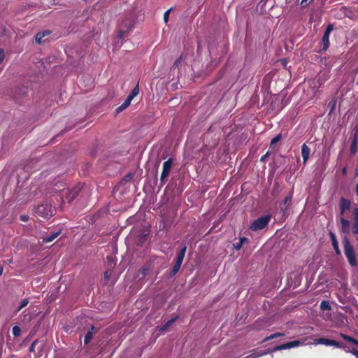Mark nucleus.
Masks as SVG:
<instances>
[{"instance_id": "nucleus-36", "label": "nucleus", "mask_w": 358, "mask_h": 358, "mask_svg": "<svg viewBox=\"0 0 358 358\" xmlns=\"http://www.w3.org/2000/svg\"><path fill=\"white\" fill-rule=\"evenodd\" d=\"M107 259L108 261L110 263V266H115V262L114 261L113 258L110 256H107Z\"/></svg>"}, {"instance_id": "nucleus-1", "label": "nucleus", "mask_w": 358, "mask_h": 358, "mask_svg": "<svg viewBox=\"0 0 358 358\" xmlns=\"http://www.w3.org/2000/svg\"><path fill=\"white\" fill-rule=\"evenodd\" d=\"M186 250L187 246L184 245L178 252L173 268L170 271L169 276L173 277L179 272L186 253Z\"/></svg>"}, {"instance_id": "nucleus-15", "label": "nucleus", "mask_w": 358, "mask_h": 358, "mask_svg": "<svg viewBox=\"0 0 358 358\" xmlns=\"http://www.w3.org/2000/svg\"><path fill=\"white\" fill-rule=\"evenodd\" d=\"M329 236H330V238H331V243H332L333 248H334L336 253L337 255H340L341 254V251L339 250L338 243L337 241L336 235L333 232H330L329 233Z\"/></svg>"}, {"instance_id": "nucleus-47", "label": "nucleus", "mask_w": 358, "mask_h": 358, "mask_svg": "<svg viewBox=\"0 0 358 358\" xmlns=\"http://www.w3.org/2000/svg\"><path fill=\"white\" fill-rule=\"evenodd\" d=\"M147 271H148V269H147V268H142V273H143V275H145V274H146Z\"/></svg>"}, {"instance_id": "nucleus-16", "label": "nucleus", "mask_w": 358, "mask_h": 358, "mask_svg": "<svg viewBox=\"0 0 358 358\" xmlns=\"http://www.w3.org/2000/svg\"><path fill=\"white\" fill-rule=\"evenodd\" d=\"M350 201L344 198L341 197L340 199V208L345 209V210H350Z\"/></svg>"}, {"instance_id": "nucleus-43", "label": "nucleus", "mask_w": 358, "mask_h": 358, "mask_svg": "<svg viewBox=\"0 0 358 358\" xmlns=\"http://www.w3.org/2000/svg\"><path fill=\"white\" fill-rule=\"evenodd\" d=\"M104 279L106 280H108L109 279V274H108V271H106L104 273Z\"/></svg>"}, {"instance_id": "nucleus-29", "label": "nucleus", "mask_w": 358, "mask_h": 358, "mask_svg": "<svg viewBox=\"0 0 358 358\" xmlns=\"http://www.w3.org/2000/svg\"><path fill=\"white\" fill-rule=\"evenodd\" d=\"M330 345H332V346H334V347H336V348H343L344 344L343 343H341V342H338V341H334V340H331V343H330Z\"/></svg>"}, {"instance_id": "nucleus-20", "label": "nucleus", "mask_w": 358, "mask_h": 358, "mask_svg": "<svg viewBox=\"0 0 358 358\" xmlns=\"http://www.w3.org/2000/svg\"><path fill=\"white\" fill-rule=\"evenodd\" d=\"M284 336H285V334H283V333H280V332L274 333V334H272L270 336L266 337L262 341V343H265V342H266L268 341H270L271 339H274V338H278V337H282Z\"/></svg>"}, {"instance_id": "nucleus-14", "label": "nucleus", "mask_w": 358, "mask_h": 358, "mask_svg": "<svg viewBox=\"0 0 358 358\" xmlns=\"http://www.w3.org/2000/svg\"><path fill=\"white\" fill-rule=\"evenodd\" d=\"M50 34V31L48 30H45L43 32L37 33L35 36L36 42L38 44H41L43 41H45V40H43V38L45 36H49Z\"/></svg>"}, {"instance_id": "nucleus-4", "label": "nucleus", "mask_w": 358, "mask_h": 358, "mask_svg": "<svg viewBox=\"0 0 358 358\" xmlns=\"http://www.w3.org/2000/svg\"><path fill=\"white\" fill-rule=\"evenodd\" d=\"M173 164V160L172 158H169L168 160L163 163L162 172L160 177V182L162 185H164L167 182V178L169 176Z\"/></svg>"}, {"instance_id": "nucleus-34", "label": "nucleus", "mask_w": 358, "mask_h": 358, "mask_svg": "<svg viewBox=\"0 0 358 358\" xmlns=\"http://www.w3.org/2000/svg\"><path fill=\"white\" fill-rule=\"evenodd\" d=\"M269 155H270V152L267 151L265 155H264L263 156L261 157L260 162H264Z\"/></svg>"}, {"instance_id": "nucleus-7", "label": "nucleus", "mask_w": 358, "mask_h": 358, "mask_svg": "<svg viewBox=\"0 0 358 358\" xmlns=\"http://www.w3.org/2000/svg\"><path fill=\"white\" fill-rule=\"evenodd\" d=\"M333 29H334L333 24H329L327 25L326 30L323 34L322 38V48L318 52H321L322 51H326L329 48V35H330L331 32L332 31Z\"/></svg>"}, {"instance_id": "nucleus-25", "label": "nucleus", "mask_w": 358, "mask_h": 358, "mask_svg": "<svg viewBox=\"0 0 358 358\" xmlns=\"http://www.w3.org/2000/svg\"><path fill=\"white\" fill-rule=\"evenodd\" d=\"M138 92H139V87H138V84H137L136 86L131 90V92L127 96V97L132 101V99L138 94Z\"/></svg>"}, {"instance_id": "nucleus-23", "label": "nucleus", "mask_w": 358, "mask_h": 358, "mask_svg": "<svg viewBox=\"0 0 358 358\" xmlns=\"http://www.w3.org/2000/svg\"><path fill=\"white\" fill-rule=\"evenodd\" d=\"M282 139V134H279L274 138H273L270 142V148H274L275 144Z\"/></svg>"}, {"instance_id": "nucleus-22", "label": "nucleus", "mask_w": 358, "mask_h": 358, "mask_svg": "<svg viewBox=\"0 0 358 358\" xmlns=\"http://www.w3.org/2000/svg\"><path fill=\"white\" fill-rule=\"evenodd\" d=\"M131 100L127 97L124 103L117 108V113L126 109L131 104Z\"/></svg>"}, {"instance_id": "nucleus-26", "label": "nucleus", "mask_w": 358, "mask_h": 358, "mask_svg": "<svg viewBox=\"0 0 358 358\" xmlns=\"http://www.w3.org/2000/svg\"><path fill=\"white\" fill-rule=\"evenodd\" d=\"M301 343L299 341H290V342L286 343L285 345H286L287 349H289V348H294V347H297Z\"/></svg>"}, {"instance_id": "nucleus-8", "label": "nucleus", "mask_w": 358, "mask_h": 358, "mask_svg": "<svg viewBox=\"0 0 358 358\" xmlns=\"http://www.w3.org/2000/svg\"><path fill=\"white\" fill-rule=\"evenodd\" d=\"M36 213L42 217L48 218L52 215V210L50 206L42 204L36 207Z\"/></svg>"}, {"instance_id": "nucleus-42", "label": "nucleus", "mask_w": 358, "mask_h": 358, "mask_svg": "<svg viewBox=\"0 0 358 358\" xmlns=\"http://www.w3.org/2000/svg\"><path fill=\"white\" fill-rule=\"evenodd\" d=\"M239 241L243 244L244 243H247L248 241V239L246 237H241L240 238Z\"/></svg>"}, {"instance_id": "nucleus-49", "label": "nucleus", "mask_w": 358, "mask_h": 358, "mask_svg": "<svg viewBox=\"0 0 358 358\" xmlns=\"http://www.w3.org/2000/svg\"><path fill=\"white\" fill-rule=\"evenodd\" d=\"M274 186H275V187H276V189H277V188L278 187V183H275V184L274 185Z\"/></svg>"}, {"instance_id": "nucleus-19", "label": "nucleus", "mask_w": 358, "mask_h": 358, "mask_svg": "<svg viewBox=\"0 0 358 358\" xmlns=\"http://www.w3.org/2000/svg\"><path fill=\"white\" fill-rule=\"evenodd\" d=\"M178 319V315L168 320L160 329L162 331H166L172 324H173Z\"/></svg>"}, {"instance_id": "nucleus-44", "label": "nucleus", "mask_w": 358, "mask_h": 358, "mask_svg": "<svg viewBox=\"0 0 358 358\" xmlns=\"http://www.w3.org/2000/svg\"><path fill=\"white\" fill-rule=\"evenodd\" d=\"M259 355L257 356H255L254 354H251V355H249L243 358H255L256 357H258Z\"/></svg>"}, {"instance_id": "nucleus-37", "label": "nucleus", "mask_w": 358, "mask_h": 358, "mask_svg": "<svg viewBox=\"0 0 358 358\" xmlns=\"http://www.w3.org/2000/svg\"><path fill=\"white\" fill-rule=\"evenodd\" d=\"M5 57L4 51L3 49H0V64L3 62Z\"/></svg>"}, {"instance_id": "nucleus-51", "label": "nucleus", "mask_w": 358, "mask_h": 358, "mask_svg": "<svg viewBox=\"0 0 358 358\" xmlns=\"http://www.w3.org/2000/svg\"><path fill=\"white\" fill-rule=\"evenodd\" d=\"M357 85H358V78H357Z\"/></svg>"}, {"instance_id": "nucleus-27", "label": "nucleus", "mask_w": 358, "mask_h": 358, "mask_svg": "<svg viewBox=\"0 0 358 358\" xmlns=\"http://www.w3.org/2000/svg\"><path fill=\"white\" fill-rule=\"evenodd\" d=\"M12 333L14 336L17 337L21 334V329L18 326H14L12 329Z\"/></svg>"}, {"instance_id": "nucleus-50", "label": "nucleus", "mask_w": 358, "mask_h": 358, "mask_svg": "<svg viewBox=\"0 0 358 358\" xmlns=\"http://www.w3.org/2000/svg\"><path fill=\"white\" fill-rule=\"evenodd\" d=\"M262 1H264V3H266L268 1V0H262Z\"/></svg>"}, {"instance_id": "nucleus-33", "label": "nucleus", "mask_w": 358, "mask_h": 358, "mask_svg": "<svg viewBox=\"0 0 358 358\" xmlns=\"http://www.w3.org/2000/svg\"><path fill=\"white\" fill-rule=\"evenodd\" d=\"M292 196V195H289L284 199L283 202L285 205H289L291 203Z\"/></svg>"}, {"instance_id": "nucleus-12", "label": "nucleus", "mask_w": 358, "mask_h": 358, "mask_svg": "<svg viewBox=\"0 0 358 358\" xmlns=\"http://www.w3.org/2000/svg\"><path fill=\"white\" fill-rule=\"evenodd\" d=\"M341 231L344 234L350 233V222L343 217L340 218Z\"/></svg>"}, {"instance_id": "nucleus-9", "label": "nucleus", "mask_w": 358, "mask_h": 358, "mask_svg": "<svg viewBox=\"0 0 358 358\" xmlns=\"http://www.w3.org/2000/svg\"><path fill=\"white\" fill-rule=\"evenodd\" d=\"M121 27L124 28L125 27L126 30H124L123 29H120L118 31L117 36L120 38H122L124 36L125 31H129L132 30L134 27V24L131 21H125L122 23Z\"/></svg>"}, {"instance_id": "nucleus-30", "label": "nucleus", "mask_w": 358, "mask_h": 358, "mask_svg": "<svg viewBox=\"0 0 358 358\" xmlns=\"http://www.w3.org/2000/svg\"><path fill=\"white\" fill-rule=\"evenodd\" d=\"M285 349H287L286 345H285V343H283V344H281V345L274 347L273 349V352H276V351L285 350Z\"/></svg>"}, {"instance_id": "nucleus-45", "label": "nucleus", "mask_w": 358, "mask_h": 358, "mask_svg": "<svg viewBox=\"0 0 358 358\" xmlns=\"http://www.w3.org/2000/svg\"><path fill=\"white\" fill-rule=\"evenodd\" d=\"M347 173V168L346 167H343L342 169V174L343 175H345Z\"/></svg>"}, {"instance_id": "nucleus-48", "label": "nucleus", "mask_w": 358, "mask_h": 358, "mask_svg": "<svg viewBox=\"0 0 358 358\" xmlns=\"http://www.w3.org/2000/svg\"><path fill=\"white\" fill-rule=\"evenodd\" d=\"M3 266L0 264V276L3 273Z\"/></svg>"}, {"instance_id": "nucleus-41", "label": "nucleus", "mask_w": 358, "mask_h": 358, "mask_svg": "<svg viewBox=\"0 0 358 358\" xmlns=\"http://www.w3.org/2000/svg\"><path fill=\"white\" fill-rule=\"evenodd\" d=\"M20 220L23 222H27L29 220V216L25 215H20Z\"/></svg>"}, {"instance_id": "nucleus-24", "label": "nucleus", "mask_w": 358, "mask_h": 358, "mask_svg": "<svg viewBox=\"0 0 358 358\" xmlns=\"http://www.w3.org/2000/svg\"><path fill=\"white\" fill-rule=\"evenodd\" d=\"M320 308L322 310H330L331 309V307L328 301L323 300L320 303Z\"/></svg>"}, {"instance_id": "nucleus-31", "label": "nucleus", "mask_w": 358, "mask_h": 358, "mask_svg": "<svg viewBox=\"0 0 358 358\" xmlns=\"http://www.w3.org/2000/svg\"><path fill=\"white\" fill-rule=\"evenodd\" d=\"M171 11V8L167 10L164 14V20L165 23H167L169 22V15H170Z\"/></svg>"}, {"instance_id": "nucleus-2", "label": "nucleus", "mask_w": 358, "mask_h": 358, "mask_svg": "<svg viewBox=\"0 0 358 358\" xmlns=\"http://www.w3.org/2000/svg\"><path fill=\"white\" fill-rule=\"evenodd\" d=\"M343 246H344V253L345 255L349 262V264L352 266H356L357 265V262L356 259L355 251L353 247L350 243L348 239L345 238L343 240Z\"/></svg>"}, {"instance_id": "nucleus-17", "label": "nucleus", "mask_w": 358, "mask_h": 358, "mask_svg": "<svg viewBox=\"0 0 358 358\" xmlns=\"http://www.w3.org/2000/svg\"><path fill=\"white\" fill-rule=\"evenodd\" d=\"M60 234V231H57L52 233L50 235H48L46 237L43 238V243H50L54 241L58 236Z\"/></svg>"}, {"instance_id": "nucleus-28", "label": "nucleus", "mask_w": 358, "mask_h": 358, "mask_svg": "<svg viewBox=\"0 0 358 358\" xmlns=\"http://www.w3.org/2000/svg\"><path fill=\"white\" fill-rule=\"evenodd\" d=\"M29 299H24L17 308V311L19 312L20 310H22L23 308L26 307L29 303Z\"/></svg>"}, {"instance_id": "nucleus-40", "label": "nucleus", "mask_w": 358, "mask_h": 358, "mask_svg": "<svg viewBox=\"0 0 358 358\" xmlns=\"http://www.w3.org/2000/svg\"><path fill=\"white\" fill-rule=\"evenodd\" d=\"M350 352L354 355L355 356H356L357 357H358V350L355 348H352Z\"/></svg>"}, {"instance_id": "nucleus-38", "label": "nucleus", "mask_w": 358, "mask_h": 358, "mask_svg": "<svg viewBox=\"0 0 358 358\" xmlns=\"http://www.w3.org/2000/svg\"><path fill=\"white\" fill-rule=\"evenodd\" d=\"M37 341H34L31 345H30L29 347V352H34V350H35V344L36 343Z\"/></svg>"}, {"instance_id": "nucleus-32", "label": "nucleus", "mask_w": 358, "mask_h": 358, "mask_svg": "<svg viewBox=\"0 0 358 358\" xmlns=\"http://www.w3.org/2000/svg\"><path fill=\"white\" fill-rule=\"evenodd\" d=\"M181 62H182V57L180 56L179 58H178V59L175 61V62H174V64H173V69L178 68L179 65H180V63H181Z\"/></svg>"}, {"instance_id": "nucleus-6", "label": "nucleus", "mask_w": 358, "mask_h": 358, "mask_svg": "<svg viewBox=\"0 0 358 358\" xmlns=\"http://www.w3.org/2000/svg\"><path fill=\"white\" fill-rule=\"evenodd\" d=\"M351 145L350 148V155H355L357 152L358 145V124H357L352 130L350 134Z\"/></svg>"}, {"instance_id": "nucleus-46", "label": "nucleus", "mask_w": 358, "mask_h": 358, "mask_svg": "<svg viewBox=\"0 0 358 358\" xmlns=\"http://www.w3.org/2000/svg\"><path fill=\"white\" fill-rule=\"evenodd\" d=\"M345 209H342V208H340V214L343 217L344 213H345Z\"/></svg>"}, {"instance_id": "nucleus-39", "label": "nucleus", "mask_w": 358, "mask_h": 358, "mask_svg": "<svg viewBox=\"0 0 358 358\" xmlns=\"http://www.w3.org/2000/svg\"><path fill=\"white\" fill-rule=\"evenodd\" d=\"M308 0H301V5L303 6V7H306L308 3H307V1ZM313 1V0H309V3H312Z\"/></svg>"}, {"instance_id": "nucleus-11", "label": "nucleus", "mask_w": 358, "mask_h": 358, "mask_svg": "<svg viewBox=\"0 0 358 358\" xmlns=\"http://www.w3.org/2000/svg\"><path fill=\"white\" fill-rule=\"evenodd\" d=\"M95 327L94 325H91L90 329L87 331L84 337L85 345H87L92 341L94 334L95 333Z\"/></svg>"}, {"instance_id": "nucleus-13", "label": "nucleus", "mask_w": 358, "mask_h": 358, "mask_svg": "<svg viewBox=\"0 0 358 358\" xmlns=\"http://www.w3.org/2000/svg\"><path fill=\"white\" fill-rule=\"evenodd\" d=\"M310 152V148L306 143H303L301 146V155L303 160V164H305L308 159Z\"/></svg>"}, {"instance_id": "nucleus-10", "label": "nucleus", "mask_w": 358, "mask_h": 358, "mask_svg": "<svg viewBox=\"0 0 358 358\" xmlns=\"http://www.w3.org/2000/svg\"><path fill=\"white\" fill-rule=\"evenodd\" d=\"M353 214V225H352V233L355 235L358 234V208H354L352 211Z\"/></svg>"}, {"instance_id": "nucleus-5", "label": "nucleus", "mask_w": 358, "mask_h": 358, "mask_svg": "<svg viewBox=\"0 0 358 358\" xmlns=\"http://www.w3.org/2000/svg\"><path fill=\"white\" fill-rule=\"evenodd\" d=\"M83 185L80 182L78 183L71 189H69L65 193V199L69 203H71L80 194Z\"/></svg>"}, {"instance_id": "nucleus-35", "label": "nucleus", "mask_w": 358, "mask_h": 358, "mask_svg": "<svg viewBox=\"0 0 358 358\" xmlns=\"http://www.w3.org/2000/svg\"><path fill=\"white\" fill-rule=\"evenodd\" d=\"M243 243L240 241L234 244V247L236 250H240L242 248Z\"/></svg>"}, {"instance_id": "nucleus-3", "label": "nucleus", "mask_w": 358, "mask_h": 358, "mask_svg": "<svg viewBox=\"0 0 358 358\" xmlns=\"http://www.w3.org/2000/svg\"><path fill=\"white\" fill-rule=\"evenodd\" d=\"M270 220L271 215L260 217L252 222L250 229L254 231L263 229L268 224Z\"/></svg>"}, {"instance_id": "nucleus-21", "label": "nucleus", "mask_w": 358, "mask_h": 358, "mask_svg": "<svg viewBox=\"0 0 358 358\" xmlns=\"http://www.w3.org/2000/svg\"><path fill=\"white\" fill-rule=\"evenodd\" d=\"M331 340L325 338H320L314 341L315 344H322L325 345H330Z\"/></svg>"}, {"instance_id": "nucleus-53", "label": "nucleus", "mask_w": 358, "mask_h": 358, "mask_svg": "<svg viewBox=\"0 0 358 358\" xmlns=\"http://www.w3.org/2000/svg\"><path fill=\"white\" fill-rule=\"evenodd\" d=\"M357 358H358V356H357Z\"/></svg>"}, {"instance_id": "nucleus-52", "label": "nucleus", "mask_w": 358, "mask_h": 358, "mask_svg": "<svg viewBox=\"0 0 358 358\" xmlns=\"http://www.w3.org/2000/svg\"><path fill=\"white\" fill-rule=\"evenodd\" d=\"M357 173L358 174V169L357 170Z\"/></svg>"}, {"instance_id": "nucleus-18", "label": "nucleus", "mask_w": 358, "mask_h": 358, "mask_svg": "<svg viewBox=\"0 0 358 358\" xmlns=\"http://www.w3.org/2000/svg\"><path fill=\"white\" fill-rule=\"evenodd\" d=\"M340 336L345 341L352 343L356 345H358V341L357 339L343 333L340 334Z\"/></svg>"}]
</instances>
